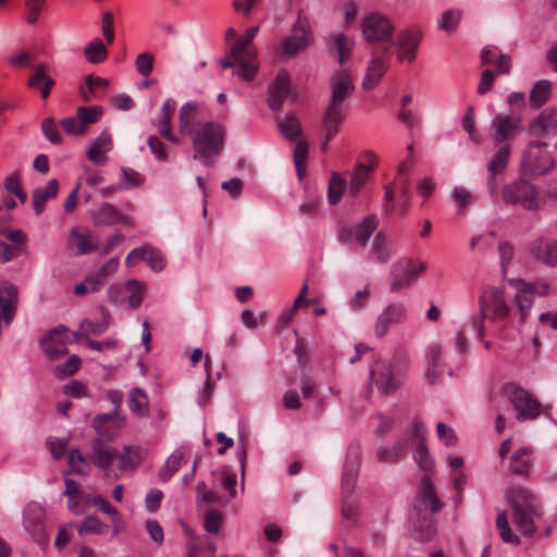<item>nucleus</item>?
<instances>
[{
	"instance_id": "54",
	"label": "nucleus",
	"mask_w": 557,
	"mask_h": 557,
	"mask_svg": "<svg viewBox=\"0 0 557 557\" xmlns=\"http://www.w3.org/2000/svg\"><path fill=\"white\" fill-rule=\"evenodd\" d=\"M461 15L462 13L458 9L446 10L443 12L441 18L438 20V29L444 30L447 34H451L457 29L461 20Z\"/></svg>"
},
{
	"instance_id": "17",
	"label": "nucleus",
	"mask_w": 557,
	"mask_h": 557,
	"mask_svg": "<svg viewBox=\"0 0 557 557\" xmlns=\"http://www.w3.org/2000/svg\"><path fill=\"white\" fill-rule=\"evenodd\" d=\"M2 235L8 242H0V263H7L15 257L26 255L27 235L18 228H7Z\"/></svg>"
},
{
	"instance_id": "57",
	"label": "nucleus",
	"mask_w": 557,
	"mask_h": 557,
	"mask_svg": "<svg viewBox=\"0 0 557 557\" xmlns=\"http://www.w3.org/2000/svg\"><path fill=\"white\" fill-rule=\"evenodd\" d=\"M69 467L72 472L86 475L89 473L90 466L84 455L78 449H73L69 454Z\"/></svg>"
},
{
	"instance_id": "61",
	"label": "nucleus",
	"mask_w": 557,
	"mask_h": 557,
	"mask_svg": "<svg viewBox=\"0 0 557 557\" xmlns=\"http://www.w3.org/2000/svg\"><path fill=\"white\" fill-rule=\"evenodd\" d=\"M103 285L92 274L84 278L83 282L74 286V294L77 296H84L86 294H94L99 292Z\"/></svg>"
},
{
	"instance_id": "12",
	"label": "nucleus",
	"mask_w": 557,
	"mask_h": 557,
	"mask_svg": "<svg viewBox=\"0 0 557 557\" xmlns=\"http://www.w3.org/2000/svg\"><path fill=\"white\" fill-rule=\"evenodd\" d=\"M523 131L519 116L496 114L491 121L490 134L496 145L509 144Z\"/></svg>"
},
{
	"instance_id": "60",
	"label": "nucleus",
	"mask_w": 557,
	"mask_h": 557,
	"mask_svg": "<svg viewBox=\"0 0 557 557\" xmlns=\"http://www.w3.org/2000/svg\"><path fill=\"white\" fill-rule=\"evenodd\" d=\"M278 128L281 133L290 140L298 138L301 132L300 123L293 114H287L278 124Z\"/></svg>"
},
{
	"instance_id": "19",
	"label": "nucleus",
	"mask_w": 557,
	"mask_h": 557,
	"mask_svg": "<svg viewBox=\"0 0 557 557\" xmlns=\"http://www.w3.org/2000/svg\"><path fill=\"white\" fill-rule=\"evenodd\" d=\"M311 41L310 26L307 20L298 17L294 24L292 35L288 36L282 44L281 54L294 55L305 50Z\"/></svg>"
},
{
	"instance_id": "33",
	"label": "nucleus",
	"mask_w": 557,
	"mask_h": 557,
	"mask_svg": "<svg viewBox=\"0 0 557 557\" xmlns=\"http://www.w3.org/2000/svg\"><path fill=\"white\" fill-rule=\"evenodd\" d=\"M111 321L110 312L102 308L101 309V319L99 321H92L90 319H84L79 323L78 330L75 332L76 339L85 338L90 339V336H99L103 334Z\"/></svg>"
},
{
	"instance_id": "23",
	"label": "nucleus",
	"mask_w": 557,
	"mask_h": 557,
	"mask_svg": "<svg viewBox=\"0 0 557 557\" xmlns=\"http://www.w3.org/2000/svg\"><path fill=\"white\" fill-rule=\"evenodd\" d=\"M139 261H146L154 272H161L165 265L161 251L150 245H144L132 249L125 258V265L127 268H133Z\"/></svg>"
},
{
	"instance_id": "14",
	"label": "nucleus",
	"mask_w": 557,
	"mask_h": 557,
	"mask_svg": "<svg viewBox=\"0 0 557 557\" xmlns=\"http://www.w3.org/2000/svg\"><path fill=\"white\" fill-rule=\"evenodd\" d=\"M361 30L368 42L388 41L394 33V26L384 15L370 13L363 17Z\"/></svg>"
},
{
	"instance_id": "39",
	"label": "nucleus",
	"mask_w": 557,
	"mask_h": 557,
	"mask_svg": "<svg viewBox=\"0 0 557 557\" xmlns=\"http://www.w3.org/2000/svg\"><path fill=\"white\" fill-rule=\"evenodd\" d=\"M58 181L50 180L45 187L36 188L33 191V208L37 215H39L45 210L46 202L58 195Z\"/></svg>"
},
{
	"instance_id": "7",
	"label": "nucleus",
	"mask_w": 557,
	"mask_h": 557,
	"mask_svg": "<svg viewBox=\"0 0 557 557\" xmlns=\"http://www.w3.org/2000/svg\"><path fill=\"white\" fill-rule=\"evenodd\" d=\"M403 374L399 368L386 360L377 359L369 366L370 384L383 395H389L399 388Z\"/></svg>"
},
{
	"instance_id": "28",
	"label": "nucleus",
	"mask_w": 557,
	"mask_h": 557,
	"mask_svg": "<svg viewBox=\"0 0 557 557\" xmlns=\"http://www.w3.org/2000/svg\"><path fill=\"white\" fill-rule=\"evenodd\" d=\"M290 94V78L285 70H280L268 89V104L273 111L282 108L284 100Z\"/></svg>"
},
{
	"instance_id": "27",
	"label": "nucleus",
	"mask_w": 557,
	"mask_h": 557,
	"mask_svg": "<svg viewBox=\"0 0 557 557\" xmlns=\"http://www.w3.org/2000/svg\"><path fill=\"white\" fill-rule=\"evenodd\" d=\"M361 460V447L359 444H351L347 448L342 475V488L344 493L350 494L355 487Z\"/></svg>"
},
{
	"instance_id": "30",
	"label": "nucleus",
	"mask_w": 557,
	"mask_h": 557,
	"mask_svg": "<svg viewBox=\"0 0 557 557\" xmlns=\"http://www.w3.org/2000/svg\"><path fill=\"white\" fill-rule=\"evenodd\" d=\"M98 239L87 230L73 228L69 236L67 247L76 256L87 255L98 249Z\"/></svg>"
},
{
	"instance_id": "34",
	"label": "nucleus",
	"mask_w": 557,
	"mask_h": 557,
	"mask_svg": "<svg viewBox=\"0 0 557 557\" xmlns=\"http://www.w3.org/2000/svg\"><path fill=\"white\" fill-rule=\"evenodd\" d=\"M325 44L329 50L335 51L338 54V63L343 67L345 62L351 57L355 47L354 39L344 33H334L325 38Z\"/></svg>"
},
{
	"instance_id": "15",
	"label": "nucleus",
	"mask_w": 557,
	"mask_h": 557,
	"mask_svg": "<svg viewBox=\"0 0 557 557\" xmlns=\"http://www.w3.org/2000/svg\"><path fill=\"white\" fill-rule=\"evenodd\" d=\"M425 426L420 422H413L407 429L408 443L411 444L413 459L424 471H431L433 460L425 445Z\"/></svg>"
},
{
	"instance_id": "55",
	"label": "nucleus",
	"mask_w": 557,
	"mask_h": 557,
	"mask_svg": "<svg viewBox=\"0 0 557 557\" xmlns=\"http://www.w3.org/2000/svg\"><path fill=\"white\" fill-rule=\"evenodd\" d=\"M346 188V182L339 174L333 173L327 187V199L331 205H336Z\"/></svg>"
},
{
	"instance_id": "59",
	"label": "nucleus",
	"mask_w": 557,
	"mask_h": 557,
	"mask_svg": "<svg viewBox=\"0 0 557 557\" xmlns=\"http://www.w3.org/2000/svg\"><path fill=\"white\" fill-rule=\"evenodd\" d=\"M494 237H495L494 232L479 234V235L473 236L470 239L471 251H478L481 253H485V252L492 250L494 247Z\"/></svg>"
},
{
	"instance_id": "41",
	"label": "nucleus",
	"mask_w": 557,
	"mask_h": 557,
	"mask_svg": "<svg viewBox=\"0 0 557 557\" xmlns=\"http://www.w3.org/2000/svg\"><path fill=\"white\" fill-rule=\"evenodd\" d=\"M510 70V58L508 55H502L499 57V69L495 70H485L481 75V81L478 86V92L480 95L486 94L494 79L499 74H507Z\"/></svg>"
},
{
	"instance_id": "53",
	"label": "nucleus",
	"mask_w": 557,
	"mask_h": 557,
	"mask_svg": "<svg viewBox=\"0 0 557 557\" xmlns=\"http://www.w3.org/2000/svg\"><path fill=\"white\" fill-rule=\"evenodd\" d=\"M144 458V450L138 446H125L121 455V469H135Z\"/></svg>"
},
{
	"instance_id": "16",
	"label": "nucleus",
	"mask_w": 557,
	"mask_h": 557,
	"mask_svg": "<svg viewBox=\"0 0 557 557\" xmlns=\"http://www.w3.org/2000/svg\"><path fill=\"white\" fill-rule=\"evenodd\" d=\"M45 509L39 504L30 503L24 508V529L39 545H45L48 542V535L45 530Z\"/></svg>"
},
{
	"instance_id": "5",
	"label": "nucleus",
	"mask_w": 557,
	"mask_h": 557,
	"mask_svg": "<svg viewBox=\"0 0 557 557\" xmlns=\"http://www.w3.org/2000/svg\"><path fill=\"white\" fill-rule=\"evenodd\" d=\"M258 32V26L248 28L231 48V54H233L238 65V76L245 82L255 79L259 70L257 54L251 47V41L257 36Z\"/></svg>"
},
{
	"instance_id": "10",
	"label": "nucleus",
	"mask_w": 557,
	"mask_h": 557,
	"mask_svg": "<svg viewBox=\"0 0 557 557\" xmlns=\"http://www.w3.org/2000/svg\"><path fill=\"white\" fill-rule=\"evenodd\" d=\"M502 197L506 203H519L528 210H534L539 207L535 186L522 178L507 184L502 190Z\"/></svg>"
},
{
	"instance_id": "47",
	"label": "nucleus",
	"mask_w": 557,
	"mask_h": 557,
	"mask_svg": "<svg viewBox=\"0 0 557 557\" xmlns=\"http://www.w3.org/2000/svg\"><path fill=\"white\" fill-rule=\"evenodd\" d=\"M49 65L38 63L33 66V73L28 78L27 86L29 88H41L45 84L55 85L54 78L49 75Z\"/></svg>"
},
{
	"instance_id": "45",
	"label": "nucleus",
	"mask_w": 557,
	"mask_h": 557,
	"mask_svg": "<svg viewBox=\"0 0 557 557\" xmlns=\"http://www.w3.org/2000/svg\"><path fill=\"white\" fill-rule=\"evenodd\" d=\"M197 104L195 102H185L178 113V128L182 134H189L194 129Z\"/></svg>"
},
{
	"instance_id": "51",
	"label": "nucleus",
	"mask_w": 557,
	"mask_h": 557,
	"mask_svg": "<svg viewBox=\"0 0 557 557\" xmlns=\"http://www.w3.org/2000/svg\"><path fill=\"white\" fill-rule=\"evenodd\" d=\"M184 458V451L182 449L174 450L165 460L162 469L159 472V478L162 482L169 481L174 473L178 471Z\"/></svg>"
},
{
	"instance_id": "58",
	"label": "nucleus",
	"mask_w": 557,
	"mask_h": 557,
	"mask_svg": "<svg viewBox=\"0 0 557 557\" xmlns=\"http://www.w3.org/2000/svg\"><path fill=\"white\" fill-rule=\"evenodd\" d=\"M496 525L497 529L499 530L500 537L504 542L513 545H518L520 543L519 536L516 535L509 527L506 512H499L497 515Z\"/></svg>"
},
{
	"instance_id": "48",
	"label": "nucleus",
	"mask_w": 557,
	"mask_h": 557,
	"mask_svg": "<svg viewBox=\"0 0 557 557\" xmlns=\"http://www.w3.org/2000/svg\"><path fill=\"white\" fill-rule=\"evenodd\" d=\"M371 252L379 263H386L393 255L392 244L387 240L384 234L379 233L375 235Z\"/></svg>"
},
{
	"instance_id": "9",
	"label": "nucleus",
	"mask_w": 557,
	"mask_h": 557,
	"mask_svg": "<svg viewBox=\"0 0 557 557\" xmlns=\"http://www.w3.org/2000/svg\"><path fill=\"white\" fill-rule=\"evenodd\" d=\"M425 270V264L411 259H400L393 264L389 288L400 292L408 288Z\"/></svg>"
},
{
	"instance_id": "44",
	"label": "nucleus",
	"mask_w": 557,
	"mask_h": 557,
	"mask_svg": "<svg viewBox=\"0 0 557 557\" xmlns=\"http://www.w3.org/2000/svg\"><path fill=\"white\" fill-rule=\"evenodd\" d=\"M498 146V149L494 152L487 163L488 173H503L507 168L511 154V147L509 144Z\"/></svg>"
},
{
	"instance_id": "31",
	"label": "nucleus",
	"mask_w": 557,
	"mask_h": 557,
	"mask_svg": "<svg viewBox=\"0 0 557 557\" xmlns=\"http://www.w3.org/2000/svg\"><path fill=\"white\" fill-rule=\"evenodd\" d=\"M529 131L534 136H549L557 133V109H545L530 123Z\"/></svg>"
},
{
	"instance_id": "29",
	"label": "nucleus",
	"mask_w": 557,
	"mask_h": 557,
	"mask_svg": "<svg viewBox=\"0 0 557 557\" xmlns=\"http://www.w3.org/2000/svg\"><path fill=\"white\" fill-rule=\"evenodd\" d=\"M529 251L539 262L557 268V242L536 238L530 243Z\"/></svg>"
},
{
	"instance_id": "35",
	"label": "nucleus",
	"mask_w": 557,
	"mask_h": 557,
	"mask_svg": "<svg viewBox=\"0 0 557 557\" xmlns=\"http://www.w3.org/2000/svg\"><path fill=\"white\" fill-rule=\"evenodd\" d=\"M112 146L111 134L104 129L91 143L87 151V157L95 164H106L108 161V152L112 149Z\"/></svg>"
},
{
	"instance_id": "26",
	"label": "nucleus",
	"mask_w": 557,
	"mask_h": 557,
	"mask_svg": "<svg viewBox=\"0 0 557 557\" xmlns=\"http://www.w3.org/2000/svg\"><path fill=\"white\" fill-rule=\"evenodd\" d=\"M442 508V503L435 494L434 485L429 475H423L420 480V490L414 504L417 515L424 512L435 513Z\"/></svg>"
},
{
	"instance_id": "63",
	"label": "nucleus",
	"mask_w": 557,
	"mask_h": 557,
	"mask_svg": "<svg viewBox=\"0 0 557 557\" xmlns=\"http://www.w3.org/2000/svg\"><path fill=\"white\" fill-rule=\"evenodd\" d=\"M101 115L102 109L100 107H81L77 109V119L84 129L86 125L97 122Z\"/></svg>"
},
{
	"instance_id": "62",
	"label": "nucleus",
	"mask_w": 557,
	"mask_h": 557,
	"mask_svg": "<svg viewBox=\"0 0 557 557\" xmlns=\"http://www.w3.org/2000/svg\"><path fill=\"white\" fill-rule=\"evenodd\" d=\"M120 259L119 257H112L107 260L100 269L92 274L101 284L104 286L109 277H111L119 269Z\"/></svg>"
},
{
	"instance_id": "21",
	"label": "nucleus",
	"mask_w": 557,
	"mask_h": 557,
	"mask_svg": "<svg viewBox=\"0 0 557 557\" xmlns=\"http://www.w3.org/2000/svg\"><path fill=\"white\" fill-rule=\"evenodd\" d=\"M90 218L97 226H111L122 224L125 226H134V219L120 211L110 202H102L90 212Z\"/></svg>"
},
{
	"instance_id": "40",
	"label": "nucleus",
	"mask_w": 557,
	"mask_h": 557,
	"mask_svg": "<svg viewBox=\"0 0 557 557\" xmlns=\"http://www.w3.org/2000/svg\"><path fill=\"white\" fill-rule=\"evenodd\" d=\"M531 465V449L520 447L510 457L509 471L515 475H528Z\"/></svg>"
},
{
	"instance_id": "32",
	"label": "nucleus",
	"mask_w": 557,
	"mask_h": 557,
	"mask_svg": "<svg viewBox=\"0 0 557 557\" xmlns=\"http://www.w3.org/2000/svg\"><path fill=\"white\" fill-rule=\"evenodd\" d=\"M175 101L171 98L166 99L159 112V116L153 121V125L157 127L159 134L173 144H180V138L172 132L171 120L172 114L175 111Z\"/></svg>"
},
{
	"instance_id": "4",
	"label": "nucleus",
	"mask_w": 557,
	"mask_h": 557,
	"mask_svg": "<svg viewBox=\"0 0 557 557\" xmlns=\"http://www.w3.org/2000/svg\"><path fill=\"white\" fill-rule=\"evenodd\" d=\"M505 289L502 286H486L482 289L479 297L480 315L471 319V326L479 338L484 336V321H503L511 312V307L507 304Z\"/></svg>"
},
{
	"instance_id": "2",
	"label": "nucleus",
	"mask_w": 557,
	"mask_h": 557,
	"mask_svg": "<svg viewBox=\"0 0 557 557\" xmlns=\"http://www.w3.org/2000/svg\"><path fill=\"white\" fill-rule=\"evenodd\" d=\"M512 519L522 535L534 536L543 519V509L537 497L524 487H513L508 494Z\"/></svg>"
},
{
	"instance_id": "36",
	"label": "nucleus",
	"mask_w": 557,
	"mask_h": 557,
	"mask_svg": "<svg viewBox=\"0 0 557 557\" xmlns=\"http://www.w3.org/2000/svg\"><path fill=\"white\" fill-rule=\"evenodd\" d=\"M116 456L117 450L113 446L104 444L101 438L92 441L91 461L97 468L108 470Z\"/></svg>"
},
{
	"instance_id": "6",
	"label": "nucleus",
	"mask_w": 557,
	"mask_h": 557,
	"mask_svg": "<svg viewBox=\"0 0 557 557\" xmlns=\"http://www.w3.org/2000/svg\"><path fill=\"white\" fill-rule=\"evenodd\" d=\"M555 166V160L547 149V144L531 143L522 157L520 171L523 175L534 177L547 174Z\"/></svg>"
},
{
	"instance_id": "49",
	"label": "nucleus",
	"mask_w": 557,
	"mask_h": 557,
	"mask_svg": "<svg viewBox=\"0 0 557 557\" xmlns=\"http://www.w3.org/2000/svg\"><path fill=\"white\" fill-rule=\"evenodd\" d=\"M109 529L110 527L103 521H101L98 517L94 515H88L81 523L77 532L81 536H85L90 533L97 535H104L109 532Z\"/></svg>"
},
{
	"instance_id": "46",
	"label": "nucleus",
	"mask_w": 557,
	"mask_h": 557,
	"mask_svg": "<svg viewBox=\"0 0 557 557\" xmlns=\"http://www.w3.org/2000/svg\"><path fill=\"white\" fill-rule=\"evenodd\" d=\"M127 406L129 410L137 416H145L148 413V396L147 393L139 387L131 389Z\"/></svg>"
},
{
	"instance_id": "18",
	"label": "nucleus",
	"mask_w": 557,
	"mask_h": 557,
	"mask_svg": "<svg viewBox=\"0 0 557 557\" xmlns=\"http://www.w3.org/2000/svg\"><path fill=\"white\" fill-rule=\"evenodd\" d=\"M377 219L374 215L364 218L357 225L345 226L339 232V240L344 244H359L366 246L377 228Z\"/></svg>"
},
{
	"instance_id": "42",
	"label": "nucleus",
	"mask_w": 557,
	"mask_h": 557,
	"mask_svg": "<svg viewBox=\"0 0 557 557\" xmlns=\"http://www.w3.org/2000/svg\"><path fill=\"white\" fill-rule=\"evenodd\" d=\"M533 286L525 282H520L519 289L515 296L516 305L519 309L521 320L524 321L528 317L533 304L532 298Z\"/></svg>"
},
{
	"instance_id": "24",
	"label": "nucleus",
	"mask_w": 557,
	"mask_h": 557,
	"mask_svg": "<svg viewBox=\"0 0 557 557\" xmlns=\"http://www.w3.org/2000/svg\"><path fill=\"white\" fill-rule=\"evenodd\" d=\"M409 188H410L409 178H396L394 183L385 185L383 210L386 214L391 215L396 210V206L393 202L396 193L398 194L399 199L401 201V205L399 207V212L401 214H405L407 212V202L409 199Z\"/></svg>"
},
{
	"instance_id": "8",
	"label": "nucleus",
	"mask_w": 557,
	"mask_h": 557,
	"mask_svg": "<svg viewBox=\"0 0 557 557\" xmlns=\"http://www.w3.org/2000/svg\"><path fill=\"white\" fill-rule=\"evenodd\" d=\"M423 39V29L419 25H409L400 29L395 39L396 59L399 62L411 63L418 55V49Z\"/></svg>"
},
{
	"instance_id": "22",
	"label": "nucleus",
	"mask_w": 557,
	"mask_h": 557,
	"mask_svg": "<svg viewBox=\"0 0 557 557\" xmlns=\"http://www.w3.org/2000/svg\"><path fill=\"white\" fill-rule=\"evenodd\" d=\"M389 47H386L382 51H373L371 55V60L367 67V72L362 82V88L364 90L374 89L381 82L383 75L385 74L388 63Z\"/></svg>"
},
{
	"instance_id": "11",
	"label": "nucleus",
	"mask_w": 557,
	"mask_h": 557,
	"mask_svg": "<svg viewBox=\"0 0 557 557\" xmlns=\"http://www.w3.org/2000/svg\"><path fill=\"white\" fill-rule=\"evenodd\" d=\"M504 393L518 411L519 420L535 419L540 414L541 404L527 389L515 384H507L504 387Z\"/></svg>"
},
{
	"instance_id": "3",
	"label": "nucleus",
	"mask_w": 557,
	"mask_h": 557,
	"mask_svg": "<svg viewBox=\"0 0 557 557\" xmlns=\"http://www.w3.org/2000/svg\"><path fill=\"white\" fill-rule=\"evenodd\" d=\"M188 135L194 148V159L200 160L206 166H213L224 144L223 126L214 122L197 121Z\"/></svg>"
},
{
	"instance_id": "1",
	"label": "nucleus",
	"mask_w": 557,
	"mask_h": 557,
	"mask_svg": "<svg viewBox=\"0 0 557 557\" xmlns=\"http://www.w3.org/2000/svg\"><path fill=\"white\" fill-rule=\"evenodd\" d=\"M331 100L324 112L322 132L324 146L338 133L339 125L346 117V101L355 91L354 76L349 69L341 67L330 77Z\"/></svg>"
},
{
	"instance_id": "38",
	"label": "nucleus",
	"mask_w": 557,
	"mask_h": 557,
	"mask_svg": "<svg viewBox=\"0 0 557 557\" xmlns=\"http://www.w3.org/2000/svg\"><path fill=\"white\" fill-rule=\"evenodd\" d=\"M444 356V349L440 344H431L425 352L428 367L424 377L429 383H435L441 376L440 366Z\"/></svg>"
},
{
	"instance_id": "37",
	"label": "nucleus",
	"mask_w": 557,
	"mask_h": 557,
	"mask_svg": "<svg viewBox=\"0 0 557 557\" xmlns=\"http://www.w3.org/2000/svg\"><path fill=\"white\" fill-rule=\"evenodd\" d=\"M408 446L407 431L391 447L380 446L376 450V460L383 463H393L406 456Z\"/></svg>"
},
{
	"instance_id": "43",
	"label": "nucleus",
	"mask_w": 557,
	"mask_h": 557,
	"mask_svg": "<svg viewBox=\"0 0 557 557\" xmlns=\"http://www.w3.org/2000/svg\"><path fill=\"white\" fill-rule=\"evenodd\" d=\"M124 288L128 294L126 298V304L131 309H137L144 299V295L146 293V283L140 282L138 280H128L124 284Z\"/></svg>"
},
{
	"instance_id": "25",
	"label": "nucleus",
	"mask_w": 557,
	"mask_h": 557,
	"mask_svg": "<svg viewBox=\"0 0 557 557\" xmlns=\"http://www.w3.org/2000/svg\"><path fill=\"white\" fill-rule=\"evenodd\" d=\"M67 327L59 325L44 335L40 348L49 359H55L66 354Z\"/></svg>"
},
{
	"instance_id": "52",
	"label": "nucleus",
	"mask_w": 557,
	"mask_h": 557,
	"mask_svg": "<svg viewBox=\"0 0 557 557\" xmlns=\"http://www.w3.org/2000/svg\"><path fill=\"white\" fill-rule=\"evenodd\" d=\"M84 55L89 63L98 64L108 57V50L101 39L96 38L84 48Z\"/></svg>"
},
{
	"instance_id": "20",
	"label": "nucleus",
	"mask_w": 557,
	"mask_h": 557,
	"mask_svg": "<svg viewBox=\"0 0 557 557\" xmlns=\"http://www.w3.org/2000/svg\"><path fill=\"white\" fill-rule=\"evenodd\" d=\"M125 417L121 416L116 408L109 413L97 414L92 420V428L98 438L112 441L115 438L121 429L124 426Z\"/></svg>"
},
{
	"instance_id": "50",
	"label": "nucleus",
	"mask_w": 557,
	"mask_h": 557,
	"mask_svg": "<svg viewBox=\"0 0 557 557\" xmlns=\"http://www.w3.org/2000/svg\"><path fill=\"white\" fill-rule=\"evenodd\" d=\"M552 83L548 81L537 82L530 91V104L537 109L542 107L550 97Z\"/></svg>"
},
{
	"instance_id": "56",
	"label": "nucleus",
	"mask_w": 557,
	"mask_h": 557,
	"mask_svg": "<svg viewBox=\"0 0 557 557\" xmlns=\"http://www.w3.org/2000/svg\"><path fill=\"white\" fill-rule=\"evenodd\" d=\"M371 172V166H366L363 164H359L352 176H351V180H350V184H349V193L355 196L357 195L360 189L363 187V185L366 184V182L368 181L369 178V174Z\"/></svg>"
},
{
	"instance_id": "64",
	"label": "nucleus",
	"mask_w": 557,
	"mask_h": 557,
	"mask_svg": "<svg viewBox=\"0 0 557 557\" xmlns=\"http://www.w3.org/2000/svg\"><path fill=\"white\" fill-rule=\"evenodd\" d=\"M223 522V515L219 509H210L205 515L203 525L207 532L216 534L220 532Z\"/></svg>"
},
{
	"instance_id": "13",
	"label": "nucleus",
	"mask_w": 557,
	"mask_h": 557,
	"mask_svg": "<svg viewBox=\"0 0 557 557\" xmlns=\"http://www.w3.org/2000/svg\"><path fill=\"white\" fill-rule=\"evenodd\" d=\"M407 319V306L401 301L391 302L377 314L373 323V333L376 338H383L391 326L405 323Z\"/></svg>"
}]
</instances>
